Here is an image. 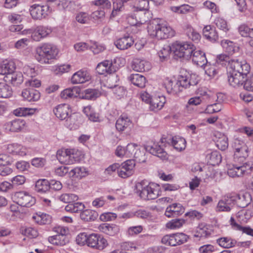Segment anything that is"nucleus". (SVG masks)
Listing matches in <instances>:
<instances>
[{
    "label": "nucleus",
    "mask_w": 253,
    "mask_h": 253,
    "mask_svg": "<svg viewBox=\"0 0 253 253\" xmlns=\"http://www.w3.org/2000/svg\"><path fill=\"white\" fill-rule=\"evenodd\" d=\"M98 215L97 212L89 209L83 211L80 213L81 219L86 221H94L97 218Z\"/></svg>",
    "instance_id": "nucleus-39"
},
{
    "label": "nucleus",
    "mask_w": 253,
    "mask_h": 253,
    "mask_svg": "<svg viewBox=\"0 0 253 253\" xmlns=\"http://www.w3.org/2000/svg\"><path fill=\"white\" fill-rule=\"evenodd\" d=\"M25 124V121L22 119H16L5 123L4 128L7 131L17 132L24 127Z\"/></svg>",
    "instance_id": "nucleus-21"
},
{
    "label": "nucleus",
    "mask_w": 253,
    "mask_h": 253,
    "mask_svg": "<svg viewBox=\"0 0 253 253\" xmlns=\"http://www.w3.org/2000/svg\"><path fill=\"white\" fill-rule=\"evenodd\" d=\"M132 123L126 114L121 115L116 122V128L119 132L128 130L131 128Z\"/></svg>",
    "instance_id": "nucleus-15"
},
{
    "label": "nucleus",
    "mask_w": 253,
    "mask_h": 253,
    "mask_svg": "<svg viewBox=\"0 0 253 253\" xmlns=\"http://www.w3.org/2000/svg\"><path fill=\"white\" fill-rule=\"evenodd\" d=\"M78 199V196L74 194H63L59 196V199L65 203L71 204L74 201L77 200Z\"/></svg>",
    "instance_id": "nucleus-53"
},
{
    "label": "nucleus",
    "mask_w": 253,
    "mask_h": 253,
    "mask_svg": "<svg viewBox=\"0 0 253 253\" xmlns=\"http://www.w3.org/2000/svg\"><path fill=\"white\" fill-rule=\"evenodd\" d=\"M99 230L103 233L109 236H115L120 232V227L116 224L103 223L99 227Z\"/></svg>",
    "instance_id": "nucleus-26"
},
{
    "label": "nucleus",
    "mask_w": 253,
    "mask_h": 253,
    "mask_svg": "<svg viewBox=\"0 0 253 253\" xmlns=\"http://www.w3.org/2000/svg\"><path fill=\"white\" fill-rule=\"evenodd\" d=\"M22 96L25 100L29 102L36 101L40 98V93L35 89L28 88L23 90Z\"/></svg>",
    "instance_id": "nucleus-27"
},
{
    "label": "nucleus",
    "mask_w": 253,
    "mask_h": 253,
    "mask_svg": "<svg viewBox=\"0 0 253 253\" xmlns=\"http://www.w3.org/2000/svg\"><path fill=\"white\" fill-rule=\"evenodd\" d=\"M15 69V65L12 61H6L0 66V74L7 75L13 73Z\"/></svg>",
    "instance_id": "nucleus-38"
},
{
    "label": "nucleus",
    "mask_w": 253,
    "mask_h": 253,
    "mask_svg": "<svg viewBox=\"0 0 253 253\" xmlns=\"http://www.w3.org/2000/svg\"><path fill=\"white\" fill-rule=\"evenodd\" d=\"M191 58H192L193 62L196 65L202 67H204L205 69L208 67L207 59L204 52L200 50H196L195 48L192 52Z\"/></svg>",
    "instance_id": "nucleus-18"
},
{
    "label": "nucleus",
    "mask_w": 253,
    "mask_h": 253,
    "mask_svg": "<svg viewBox=\"0 0 253 253\" xmlns=\"http://www.w3.org/2000/svg\"><path fill=\"white\" fill-rule=\"evenodd\" d=\"M48 241L53 245L60 246H63L69 242V239L66 236L58 235L49 237Z\"/></svg>",
    "instance_id": "nucleus-33"
},
{
    "label": "nucleus",
    "mask_w": 253,
    "mask_h": 253,
    "mask_svg": "<svg viewBox=\"0 0 253 253\" xmlns=\"http://www.w3.org/2000/svg\"><path fill=\"white\" fill-rule=\"evenodd\" d=\"M218 245L224 248H230L235 246L236 241L228 237H222L217 240Z\"/></svg>",
    "instance_id": "nucleus-48"
},
{
    "label": "nucleus",
    "mask_w": 253,
    "mask_h": 253,
    "mask_svg": "<svg viewBox=\"0 0 253 253\" xmlns=\"http://www.w3.org/2000/svg\"><path fill=\"white\" fill-rule=\"evenodd\" d=\"M145 150L153 155L156 156L162 159L167 158V153L159 145L154 143L153 145H147Z\"/></svg>",
    "instance_id": "nucleus-23"
},
{
    "label": "nucleus",
    "mask_w": 253,
    "mask_h": 253,
    "mask_svg": "<svg viewBox=\"0 0 253 253\" xmlns=\"http://www.w3.org/2000/svg\"><path fill=\"white\" fill-rule=\"evenodd\" d=\"M96 72L100 75L112 74L117 71L111 60H104L98 64L96 68Z\"/></svg>",
    "instance_id": "nucleus-14"
},
{
    "label": "nucleus",
    "mask_w": 253,
    "mask_h": 253,
    "mask_svg": "<svg viewBox=\"0 0 253 253\" xmlns=\"http://www.w3.org/2000/svg\"><path fill=\"white\" fill-rule=\"evenodd\" d=\"M185 32L189 39L192 41L195 42H198L200 41L201 35L191 26L189 25H186L185 28Z\"/></svg>",
    "instance_id": "nucleus-41"
},
{
    "label": "nucleus",
    "mask_w": 253,
    "mask_h": 253,
    "mask_svg": "<svg viewBox=\"0 0 253 253\" xmlns=\"http://www.w3.org/2000/svg\"><path fill=\"white\" fill-rule=\"evenodd\" d=\"M180 85L183 89L196 85L199 82L198 78L195 74L180 75L177 78Z\"/></svg>",
    "instance_id": "nucleus-12"
},
{
    "label": "nucleus",
    "mask_w": 253,
    "mask_h": 253,
    "mask_svg": "<svg viewBox=\"0 0 253 253\" xmlns=\"http://www.w3.org/2000/svg\"><path fill=\"white\" fill-rule=\"evenodd\" d=\"M50 10V6L47 4H34L31 7L30 13L33 19H41L45 18Z\"/></svg>",
    "instance_id": "nucleus-11"
},
{
    "label": "nucleus",
    "mask_w": 253,
    "mask_h": 253,
    "mask_svg": "<svg viewBox=\"0 0 253 253\" xmlns=\"http://www.w3.org/2000/svg\"><path fill=\"white\" fill-rule=\"evenodd\" d=\"M150 0H133L134 3V7L137 10L142 11L147 10Z\"/></svg>",
    "instance_id": "nucleus-51"
},
{
    "label": "nucleus",
    "mask_w": 253,
    "mask_h": 253,
    "mask_svg": "<svg viewBox=\"0 0 253 253\" xmlns=\"http://www.w3.org/2000/svg\"><path fill=\"white\" fill-rule=\"evenodd\" d=\"M208 163L212 166L219 165L222 160V157L219 152L214 151L207 155Z\"/></svg>",
    "instance_id": "nucleus-40"
},
{
    "label": "nucleus",
    "mask_w": 253,
    "mask_h": 253,
    "mask_svg": "<svg viewBox=\"0 0 253 253\" xmlns=\"http://www.w3.org/2000/svg\"><path fill=\"white\" fill-rule=\"evenodd\" d=\"M147 31L151 37L158 40L169 38L175 35V32L171 27L167 23L158 20L150 21L147 26Z\"/></svg>",
    "instance_id": "nucleus-1"
},
{
    "label": "nucleus",
    "mask_w": 253,
    "mask_h": 253,
    "mask_svg": "<svg viewBox=\"0 0 253 253\" xmlns=\"http://www.w3.org/2000/svg\"><path fill=\"white\" fill-rule=\"evenodd\" d=\"M80 89L77 87L68 88L61 92L60 96L63 99L77 97L80 95Z\"/></svg>",
    "instance_id": "nucleus-35"
},
{
    "label": "nucleus",
    "mask_w": 253,
    "mask_h": 253,
    "mask_svg": "<svg viewBox=\"0 0 253 253\" xmlns=\"http://www.w3.org/2000/svg\"><path fill=\"white\" fill-rule=\"evenodd\" d=\"M189 236L183 233H177L164 236L162 240V244L167 246H176L186 243Z\"/></svg>",
    "instance_id": "nucleus-6"
},
{
    "label": "nucleus",
    "mask_w": 253,
    "mask_h": 253,
    "mask_svg": "<svg viewBox=\"0 0 253 253\" xmlns=\"http://www.w3.org/2000/svg\"><path fill=\"white\" fill-rule=\"evenodd\" d=\"M15 202L22 207H31L36 203V199L27 192L20 191L14 195Z\"/></svg>",
    "instance_id": "nucleus-8"
},
{
    "label": "nucleus",
    "mask_w": 253,
    "mask_h": 253,
    "mask_svg": "<svg viewBox=\"0 0 253 253\" xmlns=\"http://www.w3.org/2000/svg\"><path fill=\"white\" fill-rule=\"evenodd\" d=\"M223 44V46L229 54H232L239 50V47L235 45V43L230 41H226Z\"/></svg>",
    "instance_id": "nucleus-60"
},
{
    "label": "nucleus",
    "mask_w": 253,
    "mask_h": 253,
    "mask_svg": "<svg viewBox=\"0 0 253 253\" xmlns=\"http://www.w3.org/2000/svg\"><path fill=\"white\" fill-rule=\"evenodd\" d=\"M69 153H70V149L58 150L56 153L57 159L61 163L67 165Z\"/></svg>",
    "instance_id": "nucleus-47"
},
{
    "label": "nucleus",
    "mask_w": 253,
    "mask_h": 253,
    "mask_svg": "<svg viewBox=\"0 0 253 253\" xmlns=\"http://www.w3.org/2000/svg\"><path fill=\"white\" fill-rule=\"evenodd\" d=\"M173 82L169 80L166 83V88L169 94H176L183 90L181 86L180 85L177 80L174 84V88H172Z\"/></svg>",
    "instance_id": "nucleus-37"
},
{
    "label": "nucleus",
    "mask_w": 253,
    "mask_h": 253,
    "mask_svg": "<svg viewBox=\"0 0 253 253\" xmlns=\"http://www.w3.org/2000/svg\"><path fill=\"white\" fill-rule=\"evenodd\" d=\"M12 94L10 86L4 82H0V98H8Z\"/></svg>",
    "instance_id": "nucleus-45"
},
{
    "label": "nucleus",
    "mask_w": 253,
    "mask_h": 253,
    "mask_svg": "<svg viewBox=\"0 0 253 253\" xmlns=\"http://www.w3.org/2000/svg\"><path fill=\"white\" fill-rule=\"evenodd\" d=\"M4 80L6 82L11 83L13 85L18 86L23 81V75L21 72L14 71L13 73L5 76Z\"/></svg>",
    "instance_id": "nucleus-24"
},
{
    "label": "nucleus",
    "mask_w": 253,
    "mask_h": 253,
    "mask_svg": "<svg viewBox=\"0 0 253 253\" xmlns=\"http://www.w3.org/2000/svg\"><path fill=\"white\" fill-rule=\"evenodd\" d=\"M112 91L118 99H120L124 97L126 93V89L122 86L117 85L115 87L112 88Z\"/></svg>",
    "instance_id": "nucleus-62"
},
{
    "label": "nucleus",
    "mask_w": 253,
    "mask_h": 253,
    "mask_svg": "<svg viewBox=\"0 0 253 253\" xmlns=\"http://www.w3.org/2000/svg\"><path fill=\"white\" fill-rule=\"evenodd\" d=\"M118 174L119 176L123 178H127L132 175V171L131 169H126L125 167H124V163L121 165H119V168L118 170Z\"/></svg>",
    "instance_id": "nucleus-56"
},
{
    "label": "nucleus",
    "mask_w": 253,
    "mask_h": 253,
    "mask_svg": "<svg viewBox=\"0 0 253 253\" xmlns=\"http://www.w3.org/2000/svg\"><path fill=\"white\" fill-rule=\"evenodd\" d=\"M238 31L242 37L253 38V28H251L245 24H242L238 27Z\"/></svg>",
    "instance_id": "nucleus-46"
},
{
    "label": "nucleus",
    "mask_w": 253,
    "mask_h": 253,
    "mask_svg": "<svg viewBox=\"0 0 253 253\" xmlns=\"http://www.w3.org/2000/svg\"><path fill=\"white\" fill-rule=\"evenodd\" d=\"M184 210L180 204L174 203L167 208L165 214L168 217H175L182 214Z\"/></svg>",
    "instance_id": "nucleus-20"
},
{
    "label": "nucleus",
    "mask_w": 253,
    "mask_h": 253,
    "mask_svg": "<svg viewBox=\"0 0 253 253\" xmlns=\"http://www.w3.org/2000/svg\"><path fill=\"white\" fill-rule=\"evenodd\" d=\"M232 147L235 150L234 159H241L243 161L248 156V147L245 143L239 138L234 139Z\"/></svg>",
    "instance_id": "nucleus-7"
},
{
    "label": "nucleus",
    "mask_w": 253,
    "mask_h": 253,
    "mask_svg": "<svg viewBox=\"0 0 253 253\" xmlns=\"http://www.w3.org/2000/svg\"><path fill=\"white\" fill-rule=\"evenodd\" d=\"M161 141L162 143L171 144L178 151H182L186 147V141L182 137L175 136L169 138H162Z\"/></svg>",
    "instance_id": "nucleus-16"
},
{
    "label": "nucleus",
    "mask_w": 253,
    "mask_h": 253,
    "mask_svg": "<svg viewBox=\"0 0 253 253\" xmlns=\"http://www.w3.org/2000/svg\"><path fill=\"white\" fill-rule=\"evenodd\" d=\"M214 22L216 27L223 31L226 32L229 30L227 22L224 19L220 17L217 18Z\"/></svg>",
    "instance_id": "nucleus-59"
},
{
    "label": "nucleus",
    "mask_w": 253,
    "mask_h": 253,
    "mask_svg": "<svg viewBox=\"0 0 253 253\" xmlns=\"http://www.w3.org/2000/svg\"><path fill=\"white\" fill-rule=\"evenodd\" d=\"M69 111V105L67 104H60L53 109L55 116L61 120H65L68 117Z\"/></svg>",
    "instance_id": "nucleus-25"
},
{
    "label": "nucleus",
    "mask_w": 253,
    "mask_h": 253,
    "mask_svg": "<svg viewBox=\"0 0 253 253\" xmlns=\"http://www.w3.org/2000/svg\"><path fill=\"white\" fill-rule=\"evenodd\" d=\"M70 153L69 154V159L67 165L73 164L76 162H79L80 158L79 157V152L75 149H70Z\"/></svg>",
    "instance_id": "nucleus-57"
},
{
    "label": "nucleus",
    "mask_w": 253,
    "mask_h": 253,
    "mask_svg": "<svg viewBox=\"0 0 253 253\" xmlns=\"http://www.w3.org/2000/svg\"><path fill=\"white\" fill-rule=\"evenodd\" d=\"M216 138L215 144L217 147L222 151L225 150L228 146V138L224 134L216 132L215 134Z\"/></svg>",
    "instance_id": "nucleus-29"
},
{
    "label": "nucleus",
    "mask_w": 253,
    "mask_h": 253,
    "mask_svg": "<svg viewBox=\"0 0 253 253\" xmlns=\"http://www.w3.org/2000/svg\"><path fill=\"white\" fill-rule=\"evenodd\" d=\"M92 3L104 9H109L111 7V3L109 0H96L92 1Z\"/></svg>",
    "instance_id": "nucleus-63"
},
{
    "label": "nucleus",
    "mask_w": 253,
    "mask_h": 253,
    "mask_svg": "<svg viewBox=\"0 0 253 253\" xmlns=\"http://www.w3.org/2000/svg\"><path fill=\"white\" fill-rule=\"evenodd\" d=\"M149 63L144 60L135 59L132 64V69L137 72H144L149 70Z\"/></svg>",
    "instance_id": "nucleus-30"
},
{
    "label": "nucleus",
    "mask_w": 253,
    "mask_h": 253,
    "mask_svg": "<svg viewBox=\"0 0 253 253\" xmlns=\"http://www.w3.org/2000/svg\"><path fill=\"white\" fill-rule=\"evenodd\" d=\"M235 205L240 208L247 207L252 202L251 195L248 192L235 193Z\"/></svg>",
    "instance_id": "nucleus-17"
},
{
    "label": "nucleus",
    "mask_w": 253,
    "mask_h": 253,
    "mask_svg": "<svg viewBox=\"0 0 253 253\" xmlns=\"http://www.w3.org/2000/svg\"><path fill=\"white\" fill-rule=\"evenodd\" d=\"M134 43L132 37L129 34H126L123 37L117 40L114 44L120 50H126L130 47Z\"/></svg>",
    "instance_id": "nucleus-19"
},
{
    "label": "nucleus",
    "mask_w": 253,
    "mask_h": 253,
    "mask_svg": "<svg viewBox=\"0 0 253 253\" xmlns=\"http://www.w3.org/2000/svg\"><path fill=\"white\" fill-rule=\"evenodd\" d=\"M228 66L229 72L249 73L250 71V65L246 61L239 58L231 59Z\"/></svg>",
    "instance_id": "nucleus-9"
},
{
    "label": "nucleus",
    "mask_w": 253,
    "mask_h": 253,
    "mask_svg": "<svg viewBox=\"0 0 253 253\" xmlns=\"http://www.w3.org/2000/svg\"><path fill=\"white\" fill-rule=\"evenodd\" d=\"M100 92L95 89H87L82 93L80 97L88 100H95L100 95Z\"/></svg>",
    "instance_id": "nucleus-42"
},
{
    "label": "nucleus",
    "mask_w": 253,
    "mask_h": 253,
    "mask_svg": "<svg viewBox=\"0 0 253 253\" xmlns=\"http://www.w3.org/2000/svg\"><path fill=\"white\" fill-rule=\"evenodd\" d=\"M129 80L134 85L140 88H143L145 86L146 78L141 75L132 74L129 77Z\"/></svg>",
    "instance_id": "nucleus-34"
},
{
    "label": "nucleus",
    "mask_w": 253,
    "mask_h": 253,
    "mask_svg": "<svg viewBox=\"0 0 253 253\" xmlns=\"http://www.w3.org/2000/svg\"><path fill=\"white\" fill-rule=\"evenodd\" d=\"M90 80V76L86 71L80 70L74 73L71 78L73 84H83Z\"/></svg>",
    "instance_id": "nucleus-22"
},
{
    "label": "nucleus",
    "mask_w": 253,
    "mask_h": 253,
    "mask_svg": "<svg viewBox=\"0 0 253 253\" xmlns=\"http://www.w3.org/2000/svg\"><path fill=\"white\" fill-rule=\"evenodd\" d=\"M211 234V230L209 229L208 226L204 223L199 224L197 228L196 234L194 235L195 237H207Z\"/></svg>",
    "instance_id": "nucleus-43"
},
{
    "label": "nucleus",
    "mask_w": 253,
    "mask_h": 253,
    "mask_svg": "<svg viewBox=\"0 0 253 253\" xmlns=\"http://www.w3.org/2000/svg\"><path fill=\"white\" fill-rule=\"evenodd\" d=\"M184 223L185 220L176 218L168 222L166 224V227L170 229H175L181 227Z\"/></svg>",
    "instance_id": "nucleus-50"
},
{
    "label": "nucleus",
    "mask_w": 253,
    "mask_h": 253,
    "mask_svg": "<svg viewBox=\"0 0 253 253\" xmlns=\"http://www.w3.org/2000/svg\"><path fill=\"white\" fill-rule=\"evenodd\" d=\"M118 174L119 176L123 178H127L132 175V171L131 169H126L125 167H124V163L121 165H119V168L118 170Z\"/></svg>",
    "instance_id": "nucleus-55"
},
{
    "label": "nucleus",
    "mask_w": 253,
    "mask_h": 253,
    "mask_svg": "<svg viewBox=\"0 0 253 253\" xmlns=\"http://www.w3.org/2000/svg\"><path fill=\"white\" fill-rule=\"evenodd\" d=\"M119 81L118 76L116 74H112L108 78L107 83L108 88L111 89L118 85L117 83Z\"/></svg>",
    "instance_id": "nucleus-61"
},
{
    "label": "nucleus",
    "mask_w": 253,
    "mask_h": 253,
    "mask_svg": "<svg viewBox=\"0 0 253 253\" xmlns=\"http://www.w3.org/2000/svg\"><path fill=\"white\" fill-rule=\"evenodd\" d=\"M49 189L50 183L47 180L45 179H39L36 182L35 190L37 192L44 193Z\"/></svg>",
    "instance_id": "nucleus-36"
},
{
    "label": "nucleus",
    "mask_w": 253,
    "mask_h": 253,
    "mask_svg": "<svg viewBox=\"0 0 253 253\" xmlns=\"http://www.w3.org/2000/svg\"><path fill=\"white\" fill-rule=\"evenodd\" d=\"M203 36L211 42H215L218 39V34L215 28L211 25H207L203 29Z\"/></svg>",
    "instance_id": "nucleus-28"
},
{
    "label": "nucleus",
    "mask_w": 253,
    "mask_h": 253,
    "mask_svg": "<svg viewBox=\"0 0 253 253\" xmlns=\"http://www.w3.org/2000/svg\"><path fill=\"white\" fill-rule=\"evenodd\" d=\"M7 150L10 153L21 156L26 155L27 153L26 148L17 143L9 144L7 146Z\"/></svg>",
    "instance_id": "nucleus-32"
},
{
    "label": "nucleus",
    "mask_w": 253,
    "mask_h": 253,
    "mask_svg": "<svg viewBox=\"0 0 253 253\" xmlns=\"http://www.w3.org/2000/svg\"><path fill=\"white\" fill-rule=\"evenodd\" d=\"M22 34H30L31 35L32 39L35 41H40L42 39V37L40 35V33L38 32L37 29L36 27L34 30L29 29L27 30H24L22 31Z\"/></svg>",
    "instance_id": "nucleus-58"
},
{
    "label": "nucleus",
    "mask_w": 253,
    "mask_h": 253,
    "mask_svg": "<svg viewBox=\"0 0 253 253\" xmlns=\"http://www.w3.org/2000/svg\"><path fill=\"white\" fill-rule=\"evenodd\" d=\"M22 234L31 238H34L38 236L37 230L32 227H28L22 230Z\"/></svg>",
    "instance_id": "nucleus-64"
},
{
    "label": "nucleus",
    "mask_w": 253,
    "mask_h": 253,
    "mask_svg": "<svg viewBox=\"0 0 253 253\" xmlns=\"http://www.w3.org/2000/svg\"><path fill=\"white\" fill-rule=\"evenodd\" d=\"M35 112V110L29 108H19L14 110V114L17 116L30 115Z\"/></svg>",
    "instance_id": "nucleus-52"
},
{
    "label": "nucleus",
    "mask_w": 253,
    "mask_h": 253,
    "mask_svg": "<svg viewBox=\"0 0 253 253\" xmlns=\"http://www.w3.org/2000/svg\"><path fill=\"white\" fill-rule=\"evenodd\" d=\"M160 186L159 184L143 180L135 185V192L144 200H151L157 198L161 194Z\"/></svg>",
    "instance_id": "nucleus-2"
},
{
    "label": "nucleus",
    "mask_w": 253,
    "mask_h": 253,
    "mask_svg": "<svg viewBox=\"0 0 253 253\" xmlns=\"http://www.w3.org/2000/svg\"><path fill=\"white\" fill-rule=\"evenodd\" d=\"M249 73L228 72V81L230 85L236 87L244 84V88L248 91H253V75L247 79Z\"/></svg>",
    "instance_id": "nucleus-4"
},
{
    "label": "nucleus",
    "mask_w": 253,
    "mask_h": 253,
    "mask_svg": "<svg viewBox=\"0 0 253 253\" xmlns=\"http://www.w3.org/2000/svg\"><path fill=\"white\" fill-rule=\"evenodd\" d=\"M195 47L194 45L190 42H176L172 45V51L175 56L189 60L191 58V55Z\"/></svg>",
    "instance_id": "nucleus-5"
},
{
    "label": "nucleus",
    "mask_w": 253,
    "mask_h": 253,
    "mask_svg": "<svg viewBox=\"0 0 253 253\" xmlns=\"http://www.w3.org/2000/svg\"><path fill=\"white\" fill-rule=\"evenodd\" d=\"M165 103L164 96H155L151 98L150 103V109L151 111H158L161 109Z\"/></svg>",
    "instance_id": "nucleus-31"
},
{
    "label": "nucleus",
    "mask_w": 253,
    "mask_h": 253,
    "mask_svg": "<svg viewBox=\"0 0 253 253\" xmlns=\"http://www.w3.org/2000/svg\"><path fill=\"white\" fill-rule=\"evenodd\" d=\"M87 245L92 248L102 250L108 245L107 240L100 235L92 234L88 236Z\"/></svg>",
    "instance_id": "nucleus-10"
},
{
    "label": "nucleus",
    "mask_w": 253,
    "mask_h": 253,
    "mask_svg": "<svg viewBox=\"0 0 253 253\" xmlns=\"http://www.w3.org/2000/svg\"><path fill=\"white\" fill-rule=\"evenodd\" d=\"M85 206L83 203L77 202L69 204L65 207V210L67 211L77 213L80 211L82 212Z\"/></svg>",
    "instance_id": "nucleus-44"
},
{
    "label": "nucleus",
    "mask_w": 253,
    "mask_h": 253,
    "mask_svg": "<svg viewBox=\"0 0 253 253\" xmlns=\"http://www.w3.org/2000/svg\"><path fill=\"white\" fill-rule=\"evenodd\" d=\"M170 51H172V47L167 45L162 48L158 52V54L162 62L167 61L169 59Z\"/></svg>",
    "instance_id": "nucleus-49"
},
{
    "label": "nucleus",
    "mask_w": 253,
    "mask_h": 253,
    "mask_svg": "<svg viewBox=\"0 0 253 253\" xmlns=\"http://www.w3.org/2000/svg\"><path fill=\"white\" fill-rule=\"evenodd\" d=\"M70 174L72 176L81 178L86 175V171L84 167H76L71 170Z\"/></svg>",
    "instance_id": "nucleus-54"
},
{
    "label": "nucleus",
    "mask_w": 253,
    "mask_h": 253,
    "mask_svg": "<svg viewBox=\"0 0 253 253\" xmlns=\"http://www.w3.org/2000/svg\"><path fill=\"white\" fill-rule=\"evenodd\" d=\"M36 52L35 57L38 62L42 64H49L52 60L56 58L58 49L53 44L44 43L36 48Z\"/></svg>",
    "instance_id": "nucleus-3"
},
{
    "label": "nucleus",
    "mask_w": 253,
    "mask_h": 253,
    "mask_svg": "<svg viewBox=\"0 0 253 253\" xmlns=\"http://www.w3.org/2000/svg\"><path fill=\"white\" fill-rule=\"evenodd\" d=\"M247 167L249 168V169L252 168V167L248 165L247 163L241 166L238 165H229L227 174L231 177H242L247 172Z\"/></svg>",
    "instance_id": "nucleus-13"
}]
</instances>
